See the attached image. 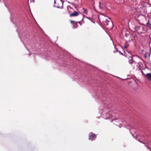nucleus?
<instances>
[{"label": "nucleus", "instance_id": "obj_1", "mask_svg": "<svg viewBox=\"0 0 151 151\" xmlns=\"http://www.w3.org/2000/svg\"><path fill=\"white\" fill-rule=\"evenodd\" d=\"M98 18L101 24L105 26H108V27H113L112 22L110 19L107 16L101 13L99 15Z\"/></svg>", "mask_w": 151, "mask_h": 151}, {"label": "nucleus", "instance_id": "obj_2", "mask_svg": "<svg viewBox=\"0 0 151 151\" xmlns=\"http://www.w3.org/2000/svg\"><path fill=\"white\" fill-rule=\"evenodd\" d=\"M54 3L56 7L61 8L62 7L63 2L61 0H54Z\"/></svg>", "mask_w": 151, "mask_h": 151}, {"label": "nucleus", "instance_id": "obj_3", "mask_svg": "<svg viewBox=\"0 0 151 151\" xmlns=\"http://www.w3.org/2000/svg\"><path fill=\"white\" fill-rule=\"evenodd\" d=\"M96 137V135L93 133H92L90 135L89 138H88L89 140H93L95 139V138Z\"/></svg>", "mask_w": 151, "mask_h": 151}, {"label": "nucleus", "instance_id": "obj_4", "mask_svg": "<svg viewBox=\"0 0 151 151\" xmlns=\"http://www.w3.org/2000/svg\"><path fill=\"white\" fill-rule=\"evenodd\" d=\"M146 77L147 78L151 81V73H147L146 75Z\"/></svg>", "mask_w": 151, "mask_h": 151}, {"label": "nucleus", "instance_id": "obj_5", "mask_svg": "<svg viewBox=\"0 0 151 151\" xmlns=\"http://www.w3.org/2000/svg\"><path fill=\"white\" fill-rule=\"evenodd\" d=\"M78 12H75L72 14H71L70 15V16H76L78 15Z\"/></svg>", "mask_w": 151, "mask_h": 151}, {"label": "nucleus", "instance_id": "obj_6", "mask_svg": "<svg viewBox=\"0 0 151 151\" xmlns=\"http://www.w3.org/2000/svg\"><path fill=\"white\" fill-rule=\"evenodd\" d=\"M129 59V62L130 64H132L133 63V62L132 57H130Z\"/></svg>", "mask_w": 151, "mask_h": 151}, {"label": "nucleus", "instance_id": "obj_7", "mask_svg": "<svg viewBox=\"0 0 151 151\" xmlns=\"http://www.w3.org/2000/svg\"><path fill=\"white\" fill-rule=\"evenodd\" d=\"M148 57V54H147V52H146L145 53V55L144 57L145 58H147Z\"/></svg>", "mask_w": 151, "mask_h": 151}, {"label": "nucleus", "instance_id": "obj_8", "mask_svg": "<svg viewBox=\"0 0 151 151\" xmlns=\"http://www.w3.org/2000/svg\"><path fill=\"white\" fill-rule=\"evenodd\" d=\"M147 25L149 27H151V24L150 23L147 24Z\"/></svg>", "mask_w": 151, "mask_h": 151}, {"label": "nucleus", "instance_id": "obj_9", "mask_svg": "<svg viewBox=\"0 0 151 151\" xmlns=\"http://www.w3.org/2000/svg\"><path fill=\"white\" fill-rule=\"evenodd\" d=\"M132 29V30H131L133 32H134L136 31V29Z\"/></svg>", "mask_w": 151, "mask_h": 151}, {"label": "nucleus", "instance_id": "obj_10", "mask_svg": "<svg viewBox=\"0 0 151 151\" xmlns=\"http://www.w3.org/2000/svg\"><path fill=\"white\" fill-rule=\"evenodd\" d=\"M124 49H126L127 47V46H126V45H125L124 46Z\"/></svg>", "mask_w": 151, "mask_h": 151}, {"label": "nucleus", "instance_id": "obj_11", "mask_svg": "<svg viewBox=\"0 0 151 151\" xmlns=\"http://www.w3.org/2000/svg\"><path fill=\"white\" fill-rule=\"evenodd\" d=\"M147 54H148V56H149V57H150V54L149 52H147Z\"/></svg>", "mask_w": 151, "mask_h": 151}, {"label": "nucleus", "instance_id": "obj_12", "mask_svg": "<svg viewBox=\"0 0 151 151\" xmlns=\"http://www.w3.org/2000/svg\"><path fill=\"white\" fill-rule=\"evenodd\" d=\"M141 72L142 73V74L144 75V76H145V74L143 73V71H141Z\"/></svg>", "mask_w": 151, "mask_h": 151}, {"label": "nucleus", "instance_id": "obj_13", "mask_svg": "<svg viewBox=\"0 0 151 151\" xmlns=\"http://www.w3.org/2000/svg\"><path fill=\"white\" fill-rule=\"evenodd\" d=\"M119 52L122 55H123V54L120 51H119Z\"/></svg>", "mask_w": 151, "mask_h": 151}, {"label": "nucleus", "instance_id": "obj_14", "mask_svg": "<svg viewBox=\"0 0 151 151\" xmlns=\"http://www.w3.org/2000/svg\"><path fill=\"white\" fill-rule=\"evenodd\" d=\"M92 22H93V23H94V21H92Z\"/></svg>", "mask_w": 151, "mask_h": 151}, {"label": "nucleus", "instance_id": "obj_15", "mask_svg": "<svg viewBox=\"0 0 151 151\" xmlns=\"http://www.w3.org/2000/svg\"><path fill=\"white\" fill-rule=\"evenodd\" d=\"M73 0L74 1H77L78 0Z\"/></svg>", "mask_w": 151, "mask_h": 151}, {"label": "nucleus", "instance_id": "obj_16", "mask_svg": "<svg viewBox=\"0 0 151 151\" xmlns=\"http://www.w3.org/2000/svg\"><path fill=\"white\" fill-rule=\"evenodd\" d=\"M125 34H127V33H125Z\"/></svg>", "mask_w": 151, "mask_h": 151}]
</instances>
